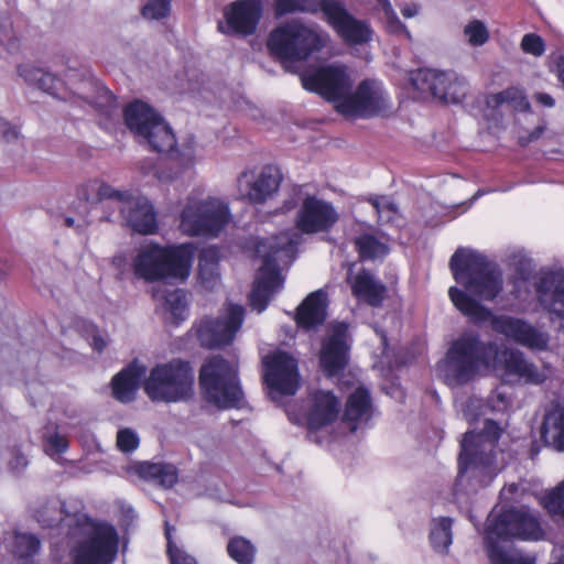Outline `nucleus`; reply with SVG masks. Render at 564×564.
I'll list each match as a JSON object with an SVG mask.
<instances>
[{"label":"nucleus","instance_id":"nucleus-1","mask_svg":"<svg viewBox=\"0 0 564 564\" xmlns=\"http://www.w3.org/2000/svg\"><path fill=\"white\" fill-rule=\"evenodd\" d=\"M455 281L464 289L451 286L448 296L454 306L473 324L491 323L492 329L506 338L532 350H546L550 335L528 321L509 315H492L480 301H492L502 291L499 267L484 254L458 248L449 260Z\"/></svg>","mask_w":564,"mask_h":564},{"label":"nucleus","instance_id":"nucleus-2","mask_svg":"<svg viewBox=\"0 0 564 564\" xmlns=\"http://www.w3.org/2000/svg\"><path fill=\"white\" fill-rule=\"evenodd\" d=\"M338 213L329 202L316 196H307L295 217L299 231L288 230L257 243L256 252L262 259V264L249 295L250 306L253 310L258 313L263 312L274 293L282 288L280 264L292 263L296 247L303 240V234L326 232L338 221Z\"/></svg>","mask_w":564,"mask_h":564},{"label":"nucleus","instance_id":"nucleus-3","mask_svg":"<svg viewBox=\"0 0 564 564\" xmlns=\"http://www.w3.org/2000/svg\"><path fill=\"white\" fill-rule=\"evenodd\" d=\"M500 427L486 420L481 433L466 432L460 443L458 475L454 485L456 495L476 492L487 487L497 476L495 448L500 437Z\"/></svg>","mask_w":564,"mask_h":564},{"label":"nucleus","instance_id":"nucleus-4","mask_svg":"<svg viewBox=\"0 0 564 564\" xmlns=\"http://www.w3.org/2000/svg\"><path fill=\"white\" fill-rule=\"evenodd\" d=\"M124 121L128 128L152 151L167 154L171 159H181L184 164L193 161L194 148L191 141L180 151L171 127L149 105L133 101L124 109Z\"/></svg>","mask_w":564,"mask_h":564},{"label":"nucleus","instance_id":"nucleus-5","mask_svg":"<svg viewBox=\"0 0 564 564\" xmlns=\"http://www.w3.org/2000/svg\"><path fill=\"white\" fill-rule=\"evenodd\" d=\"M328 41V33L319 25L293 19L271 31L267 46L289 69V63L307 59L322 51Z\"/></svg>","mask_w":564,"mask_h":564},{"label":"nucleus","instance_id":"nucleus-6","mask_svg":"<svg viewBox=\"0 0 564 564\" xmlns=\"http://www.w3.org/2000/svg\"><path fill=\"white\" fill-rule=\"evenodd\" d=\"M496 356V345L476 332H464L446 352L444 377L448 384L464 386L487 369Z\"/></svg>","mask_w":564,"mask_h":564},{"label":"nucleus","instance_id":"nucleus-7","mask_svg":"<svg viewBox=\"0 0 564 564\" xmlns=\"http://www.w3.org/2000/svg\"><path fill=\"white\" fill-rule=\"evenodd\" d=\"M198 386L206 402L219 409L240 406L243 391L239 380L238 358L227 359L221 355L206 358L198 371Z\"/></svg>","mask_w":564,"mask_h":564},{"label":"nucleus","instance_id":"nucleus-8","mask_svg":"<svg viewBox=\"0 0 564 564\" xmlns=\"http://www.w3.org/2000/svg\"><path fill=\"white\" fill-rule=\"evenodd\" d=\"M70 533L77 543L70 551L74 564H111L118 552V534L112 525L97 523L87 514L75 517Z\"/></svg>","mask_w":564,"mask_h":564},{"label":"nucleus","instance_id":"nucleus-9","mask_svg":"<svg viewBox=\"0 0 564 564\" xmlns=\"http://www.w3.org/2000/svg\"><path fill=\"white\" fill-rule=\"evenodd\" d=\"M193 257L194 247L191 243L167 248L152 245L139 252L134 271L148 281L169 278L184 281L189 275Z\"/></svg>","mask_w":564,"mask_h":564},{"label":"nucleus","instance_id":"nucleus-10","mask_svg":"<svg viewBox=\"0 0 564 564\" xmlns=\"http://www.w3.org/2000/svg\"><path fill=\"white\" fill-rule=\"evenodd\" d=\"M194 382L191 362L175 358L152 368L143 389L152 401L186 402L194 397Z\"/></svg>","mask_w":564,"mask_h":564},{"label":"nucleus","instance_id":"nucleus-11","mask_svg":"<svg viewBox=\"0 0 564 564\" xmlns=\"http://www.w3.org/2000/svg\"><path fill=\"white\" fill-rule=\"evenodd\" d=\"M229 219V207L223 199L189 197L181 214L180 227L188 236L216 237Z\"/></svg>","mask_w":564,"mask_h":564},{"label":"nucleus","instance_id":"nucleus-12","mask_svg":"<svg viewBox=\"0 0 564 564\" xmlns=\"http://www.w3.org/2000/svg\"><path fill=\"white\" fill-rule=\"evenodd\" d=\"M544 536L538 516L527 507L492 511L487 520L485 541L519 539L539 541Z\"/></svg>","mask_w":564,"mask_h":564},{"label":"nucleus","instance_id":"nucleus-13","mask_svg":"<svg viewBox=\"0 0 564 564\" xmlns=\"http://www.w3.org/2000/svg\"><path fill=\"white\" fill-rule=\"evenodd\" d=\"M245 317L241 305L228 304L218 317H205L196 327L199 344L209 349L231 344Z\"/></svg>","mask_w":564,"mask_h":564},{"label":"nucleus","instance_id":"nucleus-14","mask_svg":"<svg viewBox=\"0 0 564 564\" xmlns=\"http://www.w3.org/2000/svg\"><path fill=\"white\" fill-rule=\"evenodd\" d=\"M305 89L314 91L327 100L340 102L352 89V80L341 65H328L301 76Z\"/></svg>","mask_w":564,"mask_h":564},{"label":"nucleus","instance_id":"nucleus-15","mask_svg":"<svg viewBox=\"0 0 564 564\" xmlns=\"http://www.w3.org/2000/svg\"><path fill=\"white\" fill-rule=\"evenodd\" d=\"M336 110L349 117L369 118L389 108L388 98L381 86L375 80H362L355 93L336 104Z\"/></svg>","mask_w":564,"mask_h":564},{"label":"nucleus","instance_id":"nucleus-16","mask_svg":"<svg viewBox=\"0 0 564 564\" xmlns=\"http://www.w3.org/2000/svg\"><path fill=\"white\" fill-rule=\"evenodd\" d=\"M113 208L119 209L117 219L133 231L142 235H153L156 232V214L147 197L134 196L123 191L116 200Z\"/></svg>","mask_w":564,"mask_h":564},{"label":"nucleus","instance_id":"nucleus-17","mask_svg":"<svg viewBox=\"0 0 564 564\" xmlns=\"http://www.w3.org/2000/svg\"><path fill=\"white\" fill-rule=\"evenodd\" d=\"M323 13L344 42L365 44L371 40L372 30L368 23L355 19L338 1L323 0Z\"/></svg>","mask_w":564,"mask_h":564},{"label":"nucleus","instance_id":"nucleus-18","mask_svg":"<svg viewBox=\"0 0 564 564\" xmlns=\"http://www.w3.org/2000/svg\"><path fill=\"white\" fill-rule=\"evenodd\" d=\"M282 173L278 166L265 165L256 176L253 172H242L238 177V193L242 199L253 204L264 203L279 188Z\"/></svg>","mask_w":564,"mask_h":564},{"label":"nucleus","instance_id":"nucleus-19","mask_svg":"<svg viewBox=\"0 0 564 564\" xmlns=\"http://www.w3.org/2000/svg\"><path fill=\"white\" fill-rule=\"evenodd\" d=\"M264 380L271 390L284 395L295 394L299 388L297 362L289 354L279 351L263 360Z\"/></svg>","mask_w":564,"mask_h":564},{"label":"nucleus","instance_id":"nucleus-20","mask_svg":"<svg viewBox=\"0 0 564 564\" xmlns=\"http://www.w3.org/2000/svg\"><path fill=\"white\" fill-rule=\"evenodd\" d=\"M262 12L263 6L261 0H237L224 9L226 28L221 23H219L218 28L226 34H253Z\"/></svg>","mask_w":564,"mask_h":564},{"label":"nucleus","instance_id":"nucleus-21","mask_svg":"<svg viewBox=\"0 0 564 564\" xmlns=\"http://www.w3.org/2000/svg\"><path fill=\"white\" fill-rule=\"evenodd\" d=\"M498 369L501 380L507 384H539L545 380V375L523 352L516 349H506L501 354Z\"/></svg>","mask_w":564,"mask_h":564},{"label":"nucleus","instance_id":"nucleus-22","mask_svg":"<svg viewBox=\"0 0 564 564\" xmlns=\"http://www.w3.org/2000/svg\"><path fill=\"white\" fill-rule=\"evenodd\" d=\"M534 286L541 308L552 317L564 321V270L543 273Z\"/></svg>","mask_w":564,"mask_h":564},{"label":"nucleus","instance_id":"nucleus-23","mask_svg":"<svg viewBox=\"0 0 564 564\" xmlns=\"http://www.w3.org/2000/svg\"><path fill=\"white\" fill-rule=\"evenodd\" d=\"M348 325L336 323L332 326L330 335L324 341L321 352V365L328 376L344 370L348 361Z\"/></svg>","mask_w":564,"mask_h":564},{"label":"nucleus","instance_id":"nucleus-24","mask_svg":"<svg viewBox=\"0 0 564 564\" xmlns=\"http://www.w3.org/2000/svg\"><path fill=\"white\" fill-rule=\"evenodd\" d=\"M77 514H85L80 511L79 502H62L58 499H52L45 502L36 513L37 521L43 527L55 528V527H67V533L74 531L76 525L75 517Z\"/></svg>","mask_w":564,"mask_h":564},{"label":"nucleus","instance_id":"nucleus-25","mask_svg":"<svg viewBox=\"0 0 564 564\" xmlns=\"http://www.w3.org/2000/svg\"><path fill=\"white\" fill-rule=\"evenodd\" d=\"M540 435L545 446L564 452V401H553L545 405Z\"/></svg>","mask_w":564,"mask_h":564},{"label":"nucleus","instance_id":"nucleus-26","mask_svg":"<svg viewBox=\"0 0 564 564\" xmlns=\"http://www.w3.org/2000/svg\"><path fill=\"white\" fill-rule=\"evenodd\" d=\"M339 413V401L329 391H317L312 395V405L307 413L311 430H318L334 422Z\"/></svg>","mask_w":564,"mask_h":564},{"label":"nucleus","instance_id":"nucleus-27","mask_svg":"<svg viewBox=\"0 0 564 564\" xmlns=\"http://www.w3.org/2000/svg\"><path fill=\"white\" fill-rule=\"evenodd\" d=\"M70 91L88 105L110 115L115 108L113 95L98 82L91 78H84L73 84Z\"/></svg>","mask_w":564,"mask_h":564},{"label":"nucleus","instance_id":"nucleus-28","mask_svg":"<svg viewBox=\"0 0 564 564\" xmlns=\"http://www.w3.org/2000/svg\"><path fill=\"white\" fill-rule=\"evenodd\" d=\"M327 294L323 290L311 293L297 307L295 319L300 327L315 328L326 319Z\"/></svg>","mask_w":564,"mask_h":564},{"label":"nucleus","instance_id":"nucleus-29","mask_svg":"<svg viewBox=\"0 0 564 564\" xmlns=\"http://www.w3.org/2000/svg\"><path fill=\"white\" fill-rule=\"evenodd\" d=\"M147 368L138 362H132L112 379L113 397L123 403L131 402L140 387L141 379L144 377Z\"/></svg>","mask_w":564,"mask_h":564},{"label":"nucleus","instance_id":"nucleus-30","mask_svg":"<svg viewBox=\"0 0 564 564\" xmlns=\"http://www.w3.org/2000/svg\"><path fill=\"white\" fill-rule=\"evenodd\" d=\"M352 294L370 306H380L384 300L387 288L370 271L360 270L350 282Z\"/></svg>","mask_w":564,"mask_h":564},{"label":"nucleus","instance_id":"nucleus-31","mask_svg":"<svg viewBox=\"0 0 564 564\" xmlns=\"http://www.w3.org/2000/svg\"><path fill=\"white\" fill-rule=\"evenodd\" d=\"M432 96L446 104H459L467 94L465 78L454 72H438Z\"/></svg>","mask_w":564,"mask_h":564},{"label":"nucleus","instance_id":"nucleus-32","mask_svg":"<svg viewBox=\"0 0 564 564\" xmlns=\"http://www.w3.org/2000/svg\"><path fill=\"white\" fill-rule=\"evenodd\" d=\"M372 414L370 392L365 387H358L347 399L344 420L351 423L350 431L357 430L358 422H367Z\"/></svg>","mask_w":564,"mask_h":564},{"label":"nucleus","instance_id":"nucleus-33","mask_svg":"<svg viewBox=\"0 0 564 564\" xmlns=\"http://www.w3.org/2000/svg\"><path fill=\"white\" fill-rule=\"evenodd\" d=\"M18 73L28 84L36 86L52 96H57L58 90L64 85L63 82L52 73L30 64L20 65Z\"/></svg>","mask_w":564,"mask_h":564},{"label":"nucleus","instance_id":"nucleus-34","mask_svg":"<svg viewBox=\"0 0 564 564\" xmlns=\"http://www.w3.org/2000/svg\"><path fill=\"white\" fill-rule=\"evenodd\" d=\"M490 564H534V558L499 541H485Z\"/></svg>","mask_w":564,"mask_h":564},{"label":"nucleus","instance_id":"nucleus-35","mask_svg":"<svg viewBox=\"0 0 564 564\" xmlns=\"http://www.w3.org/2000/svg\"><path fill=\"white\" fill-rule=\"evenodd\" d=\"M120 193L121 191H117L99 180H91L80 186L78 197L90 204L110 200V204L113 206Z\"/></svg>","mask_w":564,"mask_h":564},{"label":"nucleus","instance_id":"nucleus-36","mask_svg":"<svg viewBox=\"0 0 564 564\" xmlns=\"http://www.w3.org/2000/svg\"><path fill=\"white\" fill-rule=\"evenodd\" d=\"M140 477L156 481L164 488L173 487L177 481V469L171 464L143 463L139 466Z\"/></svg>","mask_w":564,"mask_h":564},{"label":"nucleus","instance_id":"nucleus-37","mask_svg":"<svg viewBox=\"0 0 564 564\" xmlns=\"http://www.w3.org/2000/svg\"><path fill=\"white\" fill-rule=\"evenodd\" d=\"M218 251L215 248L202 250L198 259V276L205 289H213L218 281Z\"/></svg>","mask_w":564,"mask_h":564},{"label":"nucleus","instance_id":"nucleus-38","mask_svg":"<svg viewBox=\"0 0 564 564\" xmlns=\"http://www.w3.org/2000/svg\"><path fill=\"white\" fill-rule=\"evenodd\" d=\"M487 105L491 108L507 106L514 111H525L530 108V104L523 95V91L514 87L488 96Z\"/></svg>","mask_w":564,"mask_h":564},{"label":"nucleus","instance_id":"nucleus-39","mask_svg":"<svg viewBox=\"0 0 564 564\" xmlns=\"http://www.w3.org/2000/svg\"><path fill=\"white\" fill-rule=\"evenodd\" d=\"M452 524L451 518L433 519L431 522L430 542L432 547L441 554H447L452 544Z\"/></svg>","mask_w":564,"mask_h":564},{"label":"nucleus","instance_id":"nucleus-40","mask_svg":"<svg viewBox=\"0 0 564 564\" xmlns=\"http://www.w3.org/2000/svg\"><path fill=\"white\" fill-rule=\"evenodd\" d=\"M355 247L361 260H376L384 257L389 248L377 237L364 234L355 238Z\"/></svg>","mask_w":564,"mask_h":564},{"label":"nucleus","instance_id":"nucleus-41","mask_svg":"<svg viewBox=\"0 0 564 564\" xmlns=\"http://www.w3.org/2000/svg\"><path fill=\"white\" fill-rule=\"evenodd\" d=\"M323 12V0H274L275 17H282L295 12L316 13Z\"/></svg>","mask_w":564,"mask_h":564},{"label":"nucleus","instance_id":"nucleus-42","mask_svg":"<svg viewBox=\"0 0 564 564\" xmlns=\"http://www.w3.org/2000/svg\"><path fill=\"white\" fill-rule=\"evenodd\" d=\"M227 552L238 564H252L256 556V546L243 536H234L228 541Z\"/></svg>","mask_w":564,"mask_h":564},{"label":"nucleus","instance_id":"nucleus-43","mask_svg":"<svg viewBox=\"0 0 564 564\" xmlns=\"http://www.w3.org/2000/svg\"><path fill=\"white\" fill-rule=\"evenodd\" d=\"M165 310L170 312L175 323L186 318L187 314V294L182 289H175L164 295Z\"/></svg>","mask_w":564,"mask_h":564},{"label":"nucleus","instance_id":"nucleus-44","mask_svg":"<svg viewBox=\"0 0 564 564\" xmlns=\"http://www.w3.org/2000/svg\"><path fill=\"white\" fill-rule=\"evenodd\" d=\"M440 70L430 68H419L409 73L410 85L421 94H429L432 96L433 86L437 82Z\"/></svg>","mask_w":564,"mask_h":564},{"label":"nucleus","instance_id":"nucleus-45","mask_svg":"<svg viewBox=\"0 0 564 564\" xmlns=\"http://www.w3.org/2000/svg\"><path fill=\"white\" fill-rule=\"evenodd\" d=\"M44 451L47 455L54 456L64 453L68 448V441L65 435L57 431L55 424L46 425L43 430Z\"/></svg>","mask_w":564,"mask_h":564},{"label":"nucleus","instance_id":"nucleus-46","mask_svg":"<svg viewBox=\"0 0 564 564\" xmlns=\"http://www.w3.org/2000/svg\"><path fill=\"white\" fill-rule=\"evenodd\" d=\"M467 43L471 46H482L489 40V31L486 24L477 19L470 20L463 29Z\"/></svg>","mask_w":564,"mask_h":564},{"label":"nucleus","instance_id":"nucleus-47","mask_svg":"<svg viewBox=\"0 0 564 564\" xmlns=\"http://www.w3.org/2000/svg\"><path fill=\"white\" fill-rule=\"evenodd\" d=\"M543 505L550 514L564 520V480L544 496Z\"/></svg>","mask_w":564,"mask_h":564},{"label":"nucleus","instance_id":"nucleus-48","mask_svg":"<svg viewBox=\"0 0 564 564\" xmlns=\"http://www.w3.org/2000/svg\"><path fill=\"white\" fill-rule=\"evenodd\" d=\"M40 540L30 533H17L14 535L13 549L19 557H31L40 550Z\"/></svg>","mask_w":564,"mask_h":564},{"label":"nucleus","instance_id":"nucleus-49","mask_svg":"<svg viewBox=\"0 0 564 564\" xmlns=\"http://www.w3.org/2000/svg\"><path fill=\"white\" fill-rule=\"evenodd\" d=\"M172 0H148L141 8V15L149 21H159L169 17Z\"/></svg>","mask_w":564,"mask_h":564},{"label":"nucleus","instance_id":"nucleus-50","mask_svg":"<svg viewBox=\"0 0 564 564\" xmlns=\"http://www.w3.org/2000/svg\"><path fill=\"white\" fill-rule=\"evenodd\" d=\"M368 202L376 209L380 223L390 224L394 221L399 210L393 202L389 200L384 196L370 197Z\"/></svg>","mask_w":564,"mask_h":564},{"label":"nucleus","instance_id":"nucleus-51","mask_svg":"<svg viewBox=\"0 0 564 564\" xmlns=\"http://www.w3.org/2000/svg\"><path fill=\"white\" fill-rule=\"evenodd\" d=\"M377 2L382 6L387 31L391 34H404L408 39H410V32L408 31L405 25L399 20L389 0H377Z\"/></svg>","mask_w":564,"mask_h":564},{"label":"nucleus","instance_id":"nucleus-52","mask_svg":"<svg viewBox=\"0 0 564 564\" xmlns=\"http://www.w3.org/2000/svg\"><path fill=\"white\" fill-rule=\"evenodd\" d=\"M28 465V455L23 453L20 447L14 446L9 449L7 466L10 473L18 476L25 470Z\"/></svg>","mask_w":564,"mask_h":564},{"label":"nucleus","instance_id":"nucleus-53","mask_svg":"<svg viewBox=\"0 0 564 564\" xmlns=\"http://www.w3.org/2000/svg\"><path fill=\"white\" fill-rule=\"evenodd\" d=\"M165 535L167 539V554L170 556L171 564H197L194 557L185 554L182 550L172 543L171 528L167 523L165 524Z\"/></svg>","mask_w":564,"mask_h":564},{"label":"nucleus","instance_id":"nucleus-54","mask_svg":"<svg viewBox=\"0 0 564 564\" xmlns=\"http://www.w3.org/2000/svg\"><path fill=\"white\" fill-rule=\"evenodd\" d=\"M521 48L528 54L541 56L545 51V45L540 35L535 33H528L522 37Z\"/></svg>","mask_w":564,"mask_h":564},{"label":"nucleus","instance_id":"nucleus-55","mask_svg":"<svg viewBox=\"0 0 564 564\" xmlns=\"http://www.w3.org/2000/svg\"><path fill=\"white\" fill-rule=\"evenodd\" d=\"M139 445V437L131 429L120 430L117 434V446L121 452L130 453Z\"/></svg>","mask_w":564,"mask_h":564},{"label":"nucleus","instance_id":"nucleus-56","mask_svg":"<svg viewBox=\"0 0 564 564\" xmlns=\"http://www.w3.org/2000/svg\"><path fill=\"white\" fill-rule=\"evenodd\" d=\"M83 332L85 333L90 346L98 352H102L107 347L106 338L99 333L98 328L91 323H85Z\"/></svg>","mask_w":564,"mask_h":564},{"label":"nucleus","instance_id":"nucleus-57","mask_svg":"<svg viewBox=\"0 0 564 564\" xmlns=\"http://www.w3.org/2000/svg\"><path fill=\"white\" fill-rule=\"evenodd\" d=\"M488 404L494 411H502L508 406L509 401L503 392L497 390L488 398Z\"/></svg>","mask_w":564,"mask_h":564},{"label":"nucleus","instance_id":"nucleus-58","mask_svg":"<svg viewBox=\"0 0 564 564\" xmlns=\"http://www.w3.org/2000/svg\"><path fill=\"white\" fill-rule=\"evenodd\" d=\"M546 129V126L544 122L540 123L538 127H535L531 132L528 134H520L519 135V144L522 147L528 145L531 142H534L541 138V135L544 133Z\"/></svg>","mask_w":564,"mask_h":564},{"label":"nucleus","instance_id":"nucleus-59","mask_svg":"<svg viewBox=\"0 0 564 564\" xmlns=\"http://www.w3.org/2000/svg\"><path fill=\"white\" fill-rule=\"evenodd\" d=\"M0 137L3 141L11 142L19 138V131L15 127L0 118Z\"/></svg>","mask_w":564,"mask_h":564},{"label":"nucleus","instance_id":"nucleus-60","mask_svg":"<svg viewBox=\"0 0 564 564\" xmlns=\"http://www.w3.org/2000/svg\"><path fill=\"white\" fill-rule=\"evenodd\" d=\"M11 22L8 19L0 18V42L4 43L11 40Z\"/></svg>","mask_w":564,"mask_h":564},{"label":"nucleus","instance_id":"nucleus-61","mask_svg":"<svg viewBox=\"0 0 564 564\" xmlns=\"http://www.w3.org/2000/svg\"><path fill=\"white\" fill-rule=\"evenodd\" d=\"M160 182H171L176 178L177 173L172 172L170 169H158L154 175Z\"/></svg>","mask_w":564,"mask_h":564},{"label":"nucleus","instance_id":"nucleus-62","mask_svg":"<svg viewBox=\"0 0 564 564\" xmlns=\"http://www.w3.org/2000/svg\"><path fill=\"white\" fill-rule=\"evenodd\" d=\"M535 100L541 105L550 108L555 105V100L553 99V97L545 93H538L535 95Z\"/></svg>","mask_w":564,"mask_h":564},{"label":"nucleus","instance_id":"nucleus-63","mask_svg":"<svg viewBox=\"0 0 564 564\" xmlns=\"http://www.w3.org/2000/svg\"><path fill=\"white\" fill-rule=\"evenodd\" d=\"M419 6L415 3L404 4L401 8V13L403 14L404 18H413L419 13Z\"/></svg>","mask_w":564,"mask_h":564},{"label":"nucleus","instance_id":"nucleus-64","mask_svg":"<svg viewBox=\"0 0 564 564\" xmlns=\"http://www.w3.org/2000/svg\"><path fill=\"white\" fill-rule=\"evenodd\" d=\"M557 76L564 86V56H561L557 59Z\"/></svg>","mask_w":564,"mask_h":564}]
</instances>
